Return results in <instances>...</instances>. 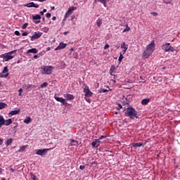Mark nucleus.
<instances>
[{"label":"nucleus","mask_w":180,"mask_h":180,"mask_svg":"<svg viewBox=\"0 0 180 180\" xmlns=\"http://www.w3.org/2000/svg\"><path fill=\"white\" fill-rule=\"evenodd\" d=\"M154 49H155V43H154V41H152L150 44H149L146 46V50L142 53V58L143 60H146V58H148V57H150V56L153 54Z\"/></svg>","instance_id":"f257e3e1"},{"label":"nucleus","mask_w":180,"mask_h":180,"mask_svg":"<svg viewBox=\"0 0 180 180\" xmlns=\"http://www.w3.org/2000/svg\"><path fill=\"white\" fill-rule=\"evenodd\" d=\"M124 116L129 117V119H139V114L137 110L133 107H128L126 112H124Z\"/></svg>","instance_id":"f03ea898"},{"label":"nucleus","mask_w":180,"mask_h":180,"mask_svg":"<svg viewBox=\"0 0 180 180\" xmlns=\"http://www.w3.org/2000/svg\"><path fill=\"white\" fill-rule=\"evenodd\" d=\"M53 70L54 67L52 65H44L41 68V72L44 75H51V74H53Z\"/></svg>","instance_id":"7ed1b4c3"},{"label":"nucleus","mask_w":180,"mask_h":180,"mask_svg":"<svg viewBox=\"0 0 180 180\" xmlns=\"http://www.w3.org/2000/svg\"><path fill=\"white\" fill-rule=\"evenodd\" d=\"M15 53H16V50L11 51L4 54L0 55V58H3L4 61H9V60H13V58H15V56H12V54H15Z\"/></svg>","instance_id":"20e7f679"},{"label":"nucleus","mask_w":180,"mask_h":180,"mask_svg":"<svg viewBox=\"0 0 180 180\" xmlns=\"http://www.w3.org/2000/svg\"><path fill=\"white\" fill-rule=\"evenodd\" d=\"M162 50H164L165 53H169L175 51V48L171 46V44L167 42L162 46Z\"/></svg>","instance_id":"39448f33"},{"label":"nucleus","mask_w":180,"mask_h":180,"mask_svg":"<svg viewBox=\"0 0 180 180\" xmlns=\"http://www.w3.org/2000/svg\"><path fill=\"white\" fill-rule=\"evenodd\" d=\"M74 11H77V7L75 6L69 7L67 12L65 13L63 20H67V19H68V17L72 15V13L74 12Z\"/></svg>","instance_id":"423d86ee"},{"label":"nucleus","mask_w":180,"mask_h":180,"mask_svg":"<svg viewBox=\"0 0 180 180\" xmlns=\"http://www.w3.org/2000/svg\"><path fill=\"white\" fill-rule=\"evenodd\" d=\"M9 69H8V66L4 68V70L0 73V78H8L9 76Z\"/></svg>","instance_id":"0eeeda50"},{"label":"nucleus","mask_w":180,"mask_h":180,"mask_svg":"<svg viewBox=\"0 0 180 180\" xmlns=\"http://www.w3.org/2000/svg\"><path fill=\"white\" fill-rule=\"evenodd\" d=\"M43 35L42 32H34L32 37H30L31 41H34V40L37 39H40L41 36Z\"/></svg>","instance_id":"6e6552de"},{"label":"nucleus","mask_w":180,"mask_h":180,"mask_svg":"<svg viewBox=\"0 0 180 180\" xmlns=\"http://www.w3.org/2000/svg\"><path fill=\"white\" fill-rule=\"evenodd\" d=\"M84 96H86L87 98H89L94 95V93L89 90V86H85L84 88Z\"/></svg>","instance_id":"1a4fd4ad"},{"label":"nucleus","mask_w":180,"mask_h":180,"mask_svg":"<svg viewBox=\"0 0 180 180\" xmlns=\"http://www.w3.org/2000/svg\"><path fill=\"white\" fill-rule=\"evenodd\" d=\"M54 99H56L57 102H60V103H62V105H63L64 106H67L68 105L66 100L63 97L54 96Z\"/></svg>","instance_id":"9d476101"},{"label":"nucleus","mask_w":180,"mask_h":180,"mask_svg":"<svg viewBox=\"0 0 180 180\" xmlns=\"http://www.w3.org/2000/svg\"><path fill=\"white\" fill-rule=\"evenodd\" d=\"M47 151H50L49 148H44V149H39L37 150L36 154L37 155H44Z\"/></svg>","instance_id":"9b49d317"},{"label":"nucleus","mask_w":180,"mask_h":180,"mask_svg":"<svg viewBox=\"0 0 180 180\" xmlns=\"http://www.w3.org/2000/svg\"><path fill=\"white\" fill-rule=\"evenodd\" d=\"M121 49H122V54H126V52L129 49V45L126 44V42L123 41L121 44Z\"/></svg>","instance_id":"f8f14e48"},{"label":"nucleus","mask_w":180,"mask_h":180,"mask_svg":"<svg viewBox=\"0 0 180 180\" xmlns=\"http://www.w3.org/2000/svg\"><path fill=\"white\" fill-rule=\"evenodd\" d=\"M63 96L66 98V101H73V99H75V96H74V95L68 93L63 94Z\"/></svg>","instance_id":"ddd939ff"},{"label":"nucleus","mask_w":180,"mask_h":180,"mask_svg":"<svg viewBox=\"0 0 180 180\" xmlns=\"http://www.w3.org/2000/svg\"><path fill=\"white\" fill-rule=\"evenodd\" d=\"M67 47V44H64L63 42H60L59 45L55 49V51L58 50H63Z\"/></svg>","instance_id":"4468645a"},{"label":"nucleus","mask_w":180,"mask_h":180,"mask_svg":"<svg viewBox=\"0 0 180 180\" xmlns=\"http://www.w3.org/2000/svg\"><path fill=\"white\" fill-rule=\"evenodd\" d=\"M19 113H20V109L11 110L8 112V117H12V116H15V115H19Z\"/></svg>","instance_id":"2eb2a0df"},{"label":"nucleus","mask_w":180,"mask_h":180,"mask_svg":"<svg viewBox=\"0 0 180 180\" xmlns=\"http://www.w3.org/2000/svg\"><path fill=\"white\" fill-rule=\"evenodd\" d=\"M115 71H116V66H115V65H112L110 68V75L114 77V79H116V75L113 74Z\"/></svg>","instance_id":"dca6fc26"},{"label":"nucleus","mask_w":180,"mask_h":180,"mask_svg":"<svg viewBox=\"0 0 180 180\" xmlns=\"http://www.w3.org/2000/svg\"><path fill=\"white\" fill-rule=\"evenodd\" d=\"M27 8H39V5L34 4V2H30L25 5Z\"/></svg>","instance_id":"f3484780"},{"label":"nucleus","mask_w":180,"mask_h":180,"mask_svg":"<svg viewBox=\"0 0 180 180\" xmlns=\"http://www.w3.org/2000/svg\"><path fill=\"white\" fill-rule=\"evenodd\" d=\"M101 144V141L99 139H96L91 143L92 147H94V148H98V146Z\"/></svg>","instance_id":"a211bd4d"},{"label":"nucleus","mask_w":180,"mask_h":180,"mask_svg":"<svg viewBox=\"0 0 180 180\" xmlns=\"http://www.w3.org/2000/svg\"><path fill=\"white\" fill-rule=\"evenodd\" d=\"M4 126H9L10 124H12V119L9 118L8 120L4 119Z\"/></svg>","instance_id":"6ab92c4d"},{"label":"nucleus","mask_w":180,"mask_h":180,"mask_svg":"<svg viewBox=\"0 0 180 180\" xmlns=\"http://www.w3.org/2000/svg\"><path fill=\"white\" fill-rule=\"evenodd\" d=\"M27 53L29 54L30 53H32L33 54H37L38 53V51L37 49L34 48V49H29Z\"/></svg>","instance_id":"aec40b11"},{"label":"nucleus","mask_w":180,"mask_h":180,"mask_svg":"<svg viewBox=\"0 0 180 180\" xmlns=\"http://www.w3.org/2000/svg\"><path fill=\"white\" fill-rule=\"evenodd\" d=\"M150 103V98H144L141 101V105H148Z\"/></svg>","instance_id":"412c9836"},{"label":"nucleus","mask_w":180,"mask_h":180,"mask_svg":"<svg viewBox=\"0 0 180 180\" xmlns=\"http://www.w3.org/2000/svg\"><path fill=\"white\" fill-rule=\"evenodd\" d=\"M32 119L30 117H27L25 120H24V123H26V124H29L30 123H32Z\"/></svg>","instance_id":"4be33fe9"},{"label":"nucleus","mask_w":180,"mask_h":180,"mask_svg":"<svg viewBox=\"0 0 180 180\" xmlns=\"http://www.w3.org/2000/svg\"><path fill=\"white\" fill-rule=\"evenodd\" d=\"M12 143H13V139L10 138L6 142V146H12Z\"/></svg>","instance_id":"5701e85b"},{"label":"nucleus","mask_w":180,"mask_h":180,"mask_svg":"<svg viewBox=\"0 0 180 180\" xmlns=\"http://www.w3.org/2000/svg\"><path fill=\"white\" fill-rule=\"evenodd\" d=\"M131 146L133 147H142L143 143H141V142H139V143H132Z\"/></svg>","instance_id":"b1692460"},{"label":"nucleus","mask_w":180,"mask_h":180,"mask_svg":"<svg viewBox=\"0 0 180 180\" xmlns=\"http://www.w3.org/2000/svg\"><path fill=\"white\" fill-rule=\"evenodd\" d=\"M32 19H33V20H40V19H41V16H40V15L37 14V15L32 16Z\"/></svg>","instance_id":"393cba45"},{"label":"nucleus","mask_w":180,"mask_h":180,"mask_svg":"<svg viewBox=\"0 0 180 180\" xmlns=\"http://www.w3.org/2000/svg\"><path fill=\"white\" fill-rule=\"evenodd\" d=\"M70 143H71V146H75V147L78 146V141L74 139H71Z\"/></svg>","instance_id":"a878e982"},{"label":"nucleus","mask_w":180,"mask_h":180,"mask_svg":"<svg viewBox=\"0 0 180 180\" xmlns=\"http://www.w3.org/2000/svg\"><path fill=\"white\" fill-rule=\"evenodd\" d=\"M8 106V104L4 103V102H0V110L1 109H5Z\"/></svg>","instance_id":"bb28decb"},{"label":"nucleus","mask_w":180,"mask_h":180,"mask_svg":"<svg viewBox=\"0 0 180 180\" xmlns=\"http://www.w3.org/2000/svg\"><path fill=\"white\" fill-rule=\"evenodd\" d=\"M5 121V118H4V115H0V126H4Z\"/></svg>","instance_id":"cd10ccee"},{"label":"nucleus","mask_w":180,"mask_h":180,"mask_svg":"<svg viewBox=\"0 0 180 180\" xmlns=\"http://www.w3.org/2000/svg\"><path fill=\"white\" fill-rule=\"evenodd\" d=\"M96 25L98 26V27H101V26L102 25V19H98L96 20Z\"/></svg>","instance_id":"c85d7f7f"},{"label":"nucleus","mask_w":180,"mask_h":180,"mask_svg":"<svg viewBox=\"0 0 180 180\" xmlns=\"http://www.w3.org/2000/svg\"><path fill=\"white\" fill-rule=\"evenodd\" d=\"M126 28L122 31V33H126V32H130V27H129V25H125Z\"/></svg>","instance_id":"c756f323"},{"label":"nucleus","mask_w":180,"mask_h":180,"mask_svg":"<svg viewBox=\"0 0 180 180\" xmlns=\"http://www.w3.org/2000/svg\"><path fill=\"white\" fill-rule=\"evenodd\" d=\"M100 2V4H106L107 2H109V0H95V2Z\"/></svg>","instance_id":"7c9ffc66"},{"label":"nucleus","mask_w":180,"mask_h":180,"mask_svg":"<svg viewBox=\"0 0 180 180\" xmlns=\"http://www.w3.org/2000/svg\"><path fill=\"white\" fill-rule=\"evenodd\" d=\"M48 85H49V83L44 82L43 84H41V88H47Z\"/></svg>","instance_id":"2f4dec72"},{"label":"nucleus","mask_w":180,"mask_h":180,"mask_svg":"<svg viewBox=\"0 0 180 180\" xmlns=\"http://www.w3.org/2000/svg\"><path fill=\"white\" fill-rule=\"evenodd\" d=\"M123 58H124V56H123V54H122L121 53L119 56L118 61H120V63H122V60H123Z\"/></svg>","instance_id":"473e14b6"},{"label":"nucleus","mask_w":180,"mask_h":180,"mask_svg":"<svg viewBox=\"0 0 180 180\" xmlns=\"http://www.w3.org/2000/svg\"><path fill=\"white\" fill-rule=\"evenodd\" d=\"M23 88H25V89H29L30 88H32V85L31 84L24 85Z\"/></svg>","instance_id":"72a5a7b5"},{"label":"nucleus","mask_w":180,"mask_h":180,"mask_svg":"<svg viewBox=\"0 0 180 180\" xmlns=\"http://www.w3.org/2000/svg\"><path fill=\"white\" fill-rule=\"evenodd\" d=\"M27 26H29V23L26 22V23H25V24L22 25V29H26V28L27 27Z\"/></svg>","instance_id":"f704fd0d"},{"label":"nucleus","mask_w":180,"mask_h":180,"mask_svg":"<svg viewBox=\"0 0 180 180\" xmlns=\"http://www.w3.org/2000/svg\"><path fill=\"white\" fill-rule=\"evenodd\" d=\"M18 92H19L18 96H22V92H23V89H20L18 90Z\"/></svg>","instance_id":"c9c22d12"},{"label":"nucleus","mask_w":180,"mask_h":180,"mask_svg":"<svg viewBox=\"0 0 180 180\" xmlns=\"http://www.w3.org/2000/svg\"><path fill=\"white\" fill-rule=\"evenodd\" d=\"M108 89H102L100 92L101 94H105V92H108Z\"/></svg>","instance_id":"e433bc0d"},{"label":"nucleus","mask_w":180,"mask_h":180,"mask_svg":"<svg viewBox=\"0 0 180 180\" xmlns=\"http://www.w3.org/2000/svg\"><path fill=\"white\" fill-rule=\"evenodd\" d=\"M106 137H108V136H101L99 138H98V140L100 141V140H103V139H106Z\"/></svg>","instance_id":"4c0bfd02"},{"label":"nucleus","mask_w":180,"mask_h":180,"mask_svg":"<svg viewBox=\"0 0 180 180\" xmlns=\"http://www.w3.org/2000/svg\"><path fill=\"white\" fill-rule=\"evenodd\" d=\"M150 15H153V16H158V13H157V12H151Z\"/></svg>","instance_id":"58836bf2"},{"label":"nucleus","mask_w":180,"mask_h":180,"mask_svg":"<svg viewBox=\"0 0 180 180\" xmlns=\"http://www.w3.org/2000/svg\"><path fill=\"white\" fill-rule=\"evenodd\" d=\"M46 18H47L48 19H50V18H51V13H48L46 14Z\"/></svg>","instance_id":"ea45409f"},{"label":"nucleus","mask_w":180,"mask_h":180,"mask_svg":"<svg viewBox=\"0 0 180 180\" xmlns=\"http://www.w3.org/2000/svg\"><path fill=\"white\" fill-rule=\"evenodd\" d=\"M117 105H118V106L117 107V110H120V109H122V106L121 105L120 103H118Z\"/></svg>","instance_id":"a19ab883"},{"label":"nucleus","mask_w":180,"mask_h":180,"mask_svg":"<svg viewBox=\"0 0 180 180\" xmlns=\"http://www.w3.org/2000/svg\"><path fill=\"white\" fill-rule=\"evenodd\" d=\"M27 146H22L21 148H20V151H23V150H25V148H27Z\"/></svg>","instance_id":"79ce46f5"},{"label":"nucleus","mask_w":180,"mask_h":180,"mask_svg":"<svg viewBox=\"0 0 180 180\" xmlns=\"http://www.w3.org/2000/svg\"><path fill=\"white\" fill-rule=\"evenodd\" d=\"M15 36H20V32L19 31H15Z\"/></svg>","instance_id":"37998d69"},{"label":"nucleus","mask_w":180,"mask_h":180,"mask_svg":"<svg viewBox=\"0 0 180 180\" xmlns=\"http://www.w3.org/2000/svg\"><path fill=\"white\" fill-rule=\"evenodd\" d=\"M108 49H109V44H105L104 46V50H108Z\"/></svg>","instance_id":"c03bdc74"},{"label":"nucleus","mask_w":180,"mask_h":180,"mask_svg":"<svg viewBox=\"0 0 180 180\" xmlns=\"http://www.w3.org/2000/svg\"><path fill=\"white\" fill-rule=\"evenodd\" d=\"M31 179H32V180H36V176H34V174H32V175H31Z\"/></svg>","instance_id":"a18cd8bd"},{"label":"nucleus","mask_w":180,"mask_h":180,"mask_svg":"<svg viewBox=\"0 0 180 180\" xmlns=\"http://www.w3.org/2000/svg\"><path fill=\"white\" fill-rule=\"evenodd\" d=\"M79 169H85V165H80Z\"/></svg>","instance_id":"49530a36"},{"label":"nucleus","mask_w":180,"mask_h":180,"mask_svg":"<svg viewBox=\"0 0 180 180\" xmlns=\"http://www.w3.org/2000/svg\"><path fill=\"white\" fill-rule=\"evenodd\" d=\"M85 101H86V102H89V103H91V100L86 97L84 98Z\"/></svg>","instance_id":"de8ad7c7"},{"label":"nucleus","mask_w":180,"mask_h":180,"mask_svg":"<svg viewBox=\"0 0 180 180\" xmlns=\"http://www.w3.org/2000/svg\"><path fill=\"white\" fill-rule=\"evenodd\" d=\"M37 2H45V1H47V0H34Z\"/></svg>","instance_id":"09e8293b"},{"label":"nucleus","mask_w":180,"mask_h":180,"mask_svg":"<svg viewBox=\"0 0 180 180\" xmlns=\"http://www.w3.org/2000/svg\"><path fill=\"white\" fill-rule=\"evenodd\" d=\"M33 58H34L35 60H37V58H39V56L34 55V56H33Z\"/></svg>","instance_id":"8fccbe9b"},{"label":"nucleus","mask_w":180,"mask_h":180,"mask_svg":"<svg viewBox=\"0 0 180 180\" xmlns=\"http://www.w3.org/2000/svg\"><path fill=\"white\" fill-rule=\"evenodd\" d=\"M22 34V36H27V34H29V33L25 32Z\"/></svg>","instance_id":"3c124183"},{"label":"nucleus","mask_w":180,"mask_h":180,"mask_svg":"<svg viewBox=\"0 0 180 180\" xmlns=\"http://www.w3.org/2000/svg\"><path fill=\"white\" fill-rule=\"evenodd\" d=\"M4 144V141L0 139V146H2Z\"/></svg>","instance_id":"603ef678"},{"label":"nucleus","mask_w":180,"mask_h":180,"mask_svg":"<svg viewBox=\"0 0 180 180\" xmlns=\"http://www.w3.org/2000/svg\"><path fill=\"white\" fill-rule=\"evenodd\" d=\"M1 49H6V46H5V45H1Z\"/></svg>","instance_id":"864d4df0"},{"label":"nucleus","mask_w":180,"mask_h":180,"mask_svg":"<svg viewBox=\"0 0 180 180\" xmlns=\"http://www.w3.org/2000/svg\"><path fill=\"white\" fill-rule=\"evenodd\" d=\"M68 33H70V32H69V31H67V32H63V34H65V36H67V34H68Z\"/></svg>","instance_id":"5fc2aeb1"},{"label":"nucleus","mask_w":180,"mask_h":180,"mask_svg":"<svg viewBox=\"0 0 180 180\" xmlns=\"http://www.w3.org/2000/svg\"><path fill=\"white\" fill-rule=\"evenodd\" d=\"M39 15H40L41 16H43V15H44V13L43 11H41V12H39Z\"/></svg>","instance_id":"6e6d98bb"},{"label":"nucleus","mask_w":180,"mask_h":180,"mask_svg":"<svg viewBox=\"0 0 180 180\" xmlns=\"http://www.w3.org/2000/svg\"><path fill=\"white\" fill-rule=\"evenodd\" d=\"M74 58H76V59L78 58V54L77 53L75 54Z\"/></svg>","instance_id":"4d7b16f0"},{"label":"nucleus","mask_w":180,"mask_h":180,"mask_svg":"<svg viewBox=\"0 0 180 180\" xmlns=\"http://www.w3.org/2000/svg\"><path fill=\"white\" fill-rule=\"evenodd\" d=\"M51 50V48H50V47L46 48V51H50Z\"/></svg>","instance_id":"13d9d810"},{"label":"nucleus","mask_w":180,"mask_h":180,"mask_svg":"<svg viewBox=\"0 0 180 180\" xmlns=\"http://www.w3.org/2000/svg\"><path fill=\"white\" fill-rule=\"evenodd\" d=\"M34 23H35L36 25H38V23H40V20L34 21Z\"/></svg>","instance_id":"bf43d9fd"},{"label":"nucleus","mask_w":180,"mask_h":180,"mask_svg":"<svg viewBox=\"0 0 180 180\" xmlns=\"http://www.w3.org/2000/svg\"><path fill=\"white\" fill-rule=\"evenodd\" d=\"M57 20V18H56V16H53V18H52V20Z\"/></svg>","instance_id":"052dcab7"},{"label":"nucleus","mask_w":180,"mask_h":180,"mask_svg":"<svg viewBox=\"0 0 180 180\" xmlns=\"http://www.w3.org/2000/svg\"><path fill=\"white\" fill-rule=\"evenodd\" d=\"M10 171H11V172H15V169H13V168H11Z\"/></svg>","instance_id":"680f3d73"},{"label":"nucleus","mask_w":180,"mask_h":180,"mask_svg":"<svg viewBox=\"0 0 180 180\" xmlns=\"http://www.w3.org/2000/svg\"><path fill=\"white\" fill-rule=\"evenodd\" d=\"M44 13H46V12H47V9L44 8L42 11Z\"/></svg>","instance_id":"e2e57ef3"},{"label":"nucleus","mask_w":180,"mask_h":180,"mask_svg":"<svg viewBox=\"0 0 180 180\" xmlns=\"http://www.w3.org/2000/svg\"><path fill=\"white\" fill-rule=\"evenodd\" d=\"M51 10H52V11H55V10H56V7H54V6H53V7H51Z\"/></svg>","instance_id":"0e129e2a"},{"label":"nucleus","mask_w":180,"mask_h":180,"mask_svg":"<svg viewBox=\"0 0 180 180\" xmlns=\"http://www.w3.org/2000/svg\"><path fill=\"white\" fill-rule=\"evenodd\" d=\"M75 18V15H72V18H71V20H72Z\"/></svg>","instance_id":"69168bd1"},{"label":"nucleus","mask_w":180,"mask_h":180,"mask_svg":"<svg viewBox=\"0 0 180 180\" xmlns=\"http://www.w3.org/2000/svg\"><path fill=\"white\" fill-rule=\"evenodd\" d=\"M103 6H105V8H106L107 5H106V3L105 4H103Z\"/></svg>","instance_id":"338daca9"},{"label":"nucleus","mask_w":180,"mask_h":180,"mask_svg":"<svg viewBox=\"0 0 180 180\" xmlns=\"http://www.w3.org/2000/svg\"><path fill=\"white\" fill-rule=\"evenodd\" d=\"M1 180H6V179L5 177H3Z\"/></svg>","instance_id":"774afa93"}]
</instances>
